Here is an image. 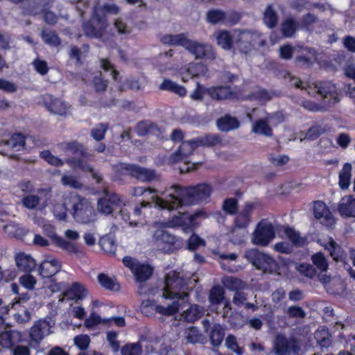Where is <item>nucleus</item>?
Returning a JSON list of instances; mask_svg holds the SVG:
<instances>
[{
    "label": "nucleus",
    "instance_id": "obj_8",
    "mask_svg": "<svg viewBox=\"0 0 355 355\" xmlns=\"http://www.w3.org/2000/svg\"><path fill=\"white\" fill-rule=\"evenodd\" d=\"M300 348L298 340L294 337L278 334L274 340L273 349L276 355H288L291 352L297 354Z\"/></svg>",
    "mask_w": 355,
    "mask_h": 355
},
{
    "label": "nucleus",
    "instance_id": "obj_12",
    "mask_svg": "<svg viewBox=\"0 0 355 355\" xmlns=\"http://www.w3.org/2000/svg\"><path fill=\"white\" fill-rule=\"evenodd\" d=\"M275 235L271 223H258L252 234V241L255 245L266 246L275 238Z\"/></svg>",
    "mask_w": 355,
    "mask_h": 355
},
{
    "label": "nucleus",
    "instance_id": "obj_61",
    "mask_svg": "<svg viewBox=\"0 0 355 355\" xmlns=\"http://www.w3.org/2000/svg\"><path fill=\"white\" fill-rule=\"evenodd\" d=\"M208 87H205L200 83H196V87L190 94V98L193 101H202L204 98V95H208Z\"/></svg>",
    "mask_w": 355,
    "mask_h": 355
},
{
    "label": "nucleus",
    "instance_id": "obj_36",
    "mask_svg": "<svg viewBox=\"0 0 355 355\" xmlns=\"http://www.w3.org/2000/svg\"><path fill=\"white\" fill-rule=\"evenodd\" d=\"M352 166L349 163H345L339 172L338 184L341 189H347L351 183Z\"/></svg>",
    "mask_w": 355,
    "mask_h": 355
},
{
    "label": "nucleus",
    "instance_id": "obj_48",
    "mask_svg": "<svg viewBox=\"0 0 355 355\" xmlns=\"http://www.w3.org/2000/svg\"><path fill=\"white\" fill-rule=\"evenodd\" d=\"M222 209L227 215H237L239 211L238 200L235 198H227L225 199L222 205Z\"/></svg>",
    "mask_w": 355,
    "mask_h": 355
},
{
    "label": "nucleus",
    "instance_id": "obj_23",
    "mask_svg": "<svg viewBox=\"0 0 355 355\" xmlns=\"http://www.w3.org/2000/svg\"><path fill=\"white\" fill-rule=\"evenodd\" d=\"M207 67L200 62H190L182 69V75L188 78L205 76L207 73Z\"/></svg>",
    "mask_w": 355,
    "mask_h": 355
},
{
    "label": "nucleus",
    "instance_id": "obj_24",
    "mask_svg": "<svg viewBox=\"0 0 355 355\" xmlns=\"http://www.w3.org/2000/svg\"><path fill=\"white\" fill-rule=\"evenodd\" d=\"M216 126L220 131L228 132L238 129L240 126V122L235 116L226 114L216 120Z\"/></svg>",
    "mask_w": 355,
    "mask_h": 355
},
{
    "label": "nucleus",
    "instance_id": "obj_6",
    "mask_svg": "<svg viewBox=\"0 0 355 355\" xmlns=\"http://www.w3.org/2000/svg\"><path fill=\"white\" fill-rule=\"evenodd\" d=\"M130 175L142 182H150L155 177V171L137 164L120 163L115 167V176Z\"/></svg>",
    "mask_w": 355,
    "mask_h": 355
},
{
    "label": "nucleus",
    "instance_id": "obj_44",
    "mask_svg": "<svg viewBox=\"0 0 355 355\" xmlns=\"http://www.w3.org/2000/svg\"><path fill=\"white\" fill-rule=\"evenodd\" d=\"M98 282L105 289L117 291L120 286L116 279L110 277L104 273L98 275Z\"/></svg>",
    "mask_w": 355,
    "mask_h": 355
},
{
    "label": "nucleus",
    "instance_id": "obj_51",
    "mask_svg": "<svg viewBox=\"0 0 355 355\" xmlns=\"http://www.w3.org/2000/svg\"><path fill=\"white\" fill-rule=\"evenodd\" d=\"M108 128L109 124L107 123H99L91 130V136L97 141H102L104 139Z\"/></svg>",
    "mask_w": 355,
    "mask_h": 355
},
{
    "label": "nucleus",
    "instance_id": "obj_26",
    "mask_svg": "<svg viewBox=\"0 0 355 355\" xmlns=\"http://www.w3.org/2000/svg\"><path fill=\"white\" fill-rule=\"evenodd\" d=\"M179 216H174L171 220H168L167 222H197L198 219H206L208 217V214L202 209L198 210L193 214H189L187 212L181 213L178 212Z\"/></svg>",
    "mask_w": 355,
    "mask_h": 355
},
{
    "label": "nucleus",
    "instance_id": "obj_43",
    "mask_svg": "<svg viewBox=\"0 0 355 355\" xmlns=\"http://www.w3.org/2000/svg\"><path fill=\"white\" fill-rule=\"evenodd\" d=\"M252 132L266 137H272L273 131L265 119H259L253 124Z\"/></svg>",
    "mask_w": 355,
    "mask_h": 355
},
{
    "label": "nucleus",
    "instance_id": "obj_45",
    "mask_svg": "<svg viewBox=\"0 0 355 355\" xmlns=\"http://www.w3.org/2000/svg\"><path fill=\"white\" fill-rule=\"evenodd\" d=\"M225 298V291L223 287L216 285L211 288L209 294V302L212 305L220 304Z\"/></svg>",
    "mask_w": 355,
    "mask_h": 355
},
{
    "label": "nucleus",
    "instance_id": "obj_7",
    "mask_svg": "<svg viewBox=\"0 0 355 355\" xmlns=\"http://www.w3.org/2000/svg\"><path fill=\"white\" fill-rule=\"evenodd\" d=\"M245 257L258 269L272 272L277 269V263L271 257L259 251L250 249L245 253Z\"/></svg>",
    "mask_w": 355,
    "mask_h": 355
},
{
    "label": "nucleus",
    "instance_id": "obj_34",
    "mask_svg": "<svg viewBox=\"0 0 355 355\" xmlns=\"http://www.w3.org/2000/svg\"><path fill=\"white\" fill-rule=\"evenodd\" d=\"M40 36L42 41L52 47H58L61 45L62 40L55 31L43 28Z\"/></svg>",
    "mask_w": 355,
    "mask_h": 355
},
{
    "label": "nucleus",
    "instance_id": "obj_32",
    "mask_svg": "<svg viewBox=\"0 0 355 355\" xmlns=\"http://www.w3.org/2000/svg\"><path fill=\"white\" fill-rule=\"evenodd\" d=\"M204 314V309L197 304H192L182 313L183 319L189 322H193Z\"/></svg>",
    "mask_w": 355,
    "mask_h": 355
},
{
    "label": "nucleus",
    "instance_id": "obj_29",
    "mask_svg": "<svg viewBox=\"0 0 355 355\" xmlns=\"http://www.w3.org/2000/svg\"><path fill=\"white\" fill-rule=\"evenodd\" d=\"M86 295L87 291L85 287L78 282L73 283L71 288L63 294L64 298L75 301L82 300Z\"/></svg>",
    "mask_w": 355,
    "mask_h": 355
},
{
    "label": "nucleus",
    "instance_id": "obj_47",
    "mask_svg": "<svg viewBox=\"0 0 355 355\" xmlns=\"http://www.w3.org/2000/svg\"><path fill=\"white\" fill-rule=\"evenodd\" d=\"M99 245L107 253L114 254L116 252V245L112 234L101 237L99 240Z\"/></svg>",
    "mask_w": 355,
    "mask_h": 355
},
{
    "label": "nucleus",
    "instance_id": "obj_1",
    "mask_svg": "<svg viewBox=\"0 0 355 355\" xmlns=\"http://www.w3.org/2000/svg\"><path fill=\"white\" fill-rule=\"evenodd\" d=\"M166 198L157 199L158 206L168 211L178 209L182 205H192L200 203L209 198L213 188L208 183H200L193 186L182 187L174 184Z\"/></svg>",
    "mask_w": 355,
    "mask_h": 355
},
{
    "label": "nucleus",
    "instance_id": "obj_46",
    "mask_svg": "<svg viewBox=\"0 0 355 355\" xmlns=\"http://www.w3.org/2000/svg\"><path fill=\"white\" fill-rule=\"evenodd\" d=\"M65 162L71 167L80 169L83 172H93V167L83 159L69 157L65 160Z\"/></svg>",
    "mask_w": 355,
    "mask_h": 355
},
{
    "label": "nucleus",
    "instance_id": "obj_54",
    "mask_svg": "<svg viewBox=\"0 0 355 355\" xmlns=\"http://www.w3.org/2000/svg\"><path fill=\"white\" fill-rule=\"evenodd\" d=\"M223 283L227 289L235 292L243 289L246 286L245 282L233 277H227Z\"/></svg>",
    "mask_w": 355,
    "mask_h": 355
},
{
    "label": "nucleus",
    "instance_id": "obj_15",
    "mask_svg": "<svg viewBox=\"0 0 355 355\" xmlns=\"http://www.w3.org/2000/svg\"><path fill=\"white\" fill-rule=\"evenodd\" d=\"M153 238L157 248L165 253L172 251V246L176 242L175 236L162 229L157 230L153 234Z\"/></svg>",
    "mask_w": 355,
    "mask_h": 355
},
{
    "label": "nucleus",
    "instance_id": "obj_40",
    "mask_svg": "<svg viewBox=\"0 0 355 355\" xmlns=\"http://www.w3.org/2000/svg\"><path fill=\"white\" fill-rule=\"evenodd\" d=\"M263 21L265 25L272 29L278 24V15L274 10L272 5H268L263 15Z\"/></svg>",
    "mask_w": 355,
    "mask_h": 355
},
{
    "label": "nucleus",
    "instance_id": "obj_38",
    "mask_svg": "<svg viewBox=\"0 0 355 355\" xmlns=\"http://www.w3.org/2000/svg\"><path fill=\"white\" fill-rule=\"evenodd\" d=\"M216 42L217 44L225 50H230L234 44L233 37L227 30H221L218 32Z\"/></svg>",
    "mask_w": 355,
    "mask_h": 355
},
{
    "label": "nucleus",
    "instance_id": "obj_41",
    "mask_svg": "<svg viewBox=\"0 0 355 355\" xmlns=\"http://www.w3.org/2000/svg\"><path fill=\"white\" fill-rule=\"evenodd\" d=\"M109 321H113L118 327L125 326V320L123 317H113L109 319H101V318L94 313L91 314L89 319L86 321L88 325H93L99 323H106Z\"/></svg>",
    "mask_w": 355,
    "mask_h": 355
},
{
    "label": "nucleus",
    "instance_id": "obj_53",
    "mask_svg": "<svg viewBox=\"0 0 355 355\" xmlns=\"http://www.w3.org/2000/svg\"><path fill=\"white\" fill-rule=\"evenodd\" d=\"M186 339L188 343L196 344L203 343L205 338L196 327H192L187 332Z\"/></svg>",
    "mask_w": 355,
    "mask_h": 355
},
{
    "label": "nucleus",
    "instance_id": "obj_62",
    "mask_svg": "<svg viewBox=\"0 0 355 355\" xmlns=\"http://www.w3.org/2000/svg\"><path fill=\"white\" fill-rule=\"evenodd\" d=\"M311 259L314 265L316 266L318 269L322 271H327L328 268V263L322 253L319 252L313 254Z\"/></svg>",
    "mask_w": 355,
    "mask_h": 355
},
{
    "label": "nucleus",
    "instance_id": "obj_17",
    "mask_svg": "<svg viewBox=\"0 0 355 355\" xmlns=\"http://www.w3.org/2000/svg\"><path fill=\"white\" fill-rule=\"evenodd\" d=\"M52 0H24L21 9L24 15L35 17L42 13V9L51 7Z\"/></svg>",
    "mask_w": 355,
    "mask_h": 355
},
{
    "label": "nucleus",
    "instance_id": "obj_10",
    "mask_svg": "<svg viewBox=\"0 0 355 355\" xmlns=\"http://www.w3.org/2000/svg\"><path fill=\"white\" fill-rule=\"evenodd\" d=\"M42 229L44 234L51 239L52 243L55 244V246L69 253L76 254L81 253V251L75 243L58 236L55 233V227L51 223H42Z\"/></svg>",
    "mask_w": 355,
    "mask_h": 355
},
{
    "label": "nucleus",
    "instance_id": "obj_22",
    "mask_svg": "<svg viewBox=\"0 0 355 355\" xmlns=\"http://www.w3.org/2000/svg\"><path fill=\"white\" fill-rule=\"evenodd\" d=\"M262 204L260 200H256L253 202H245L243 207L238 211L237 217L234 222H251L252 214L254 209L261 207Z\"/></svg>",
    "mask_w": 355,
    "mask_h": 355
},
{
    "label": "nucleus",
    "instance_id": "obj_37",
    "mask_svg": "<svg viewBox=\"0 0 355 355\" xmlns=\"http://www.w3.org/2000/svg\"><path fill=\"white\" fill-rule=\"evenodd\" d=\"M65 150L81 158H87L90 156L84 145L76 140L67 143Z\"/></svg>",
    "mask_w": 355,
    "mask_h": 355
},
{
    "label": "nucleus",
    "instance_id": "obj_4",
    "mask_svg": "<svg viewBox=\"0 0 355 355\" xmlns=\"http://www.w3.org/2000/svg\"><path fill=\"white\" fill-rule=\"evenodd\" d=\"M187 279L180 272L172 271L164 279L162 297L165 299L178 302L180 307L188 301V293L186 291Z\"/></svg>",
    "mask_w": 355,
    "mask_h": 355
},
{
    "label": "nucleus",
    "instance_id": "obj_49",
    "mask_svg": "<svg viewBox=\"0 0 355 355\" xmlns=\"http://www.w3.org/2000/svg\"><path fill=\"white\" fill-rule=\"evenodd\" d=\"M152 273L153 268L150 266L139 263L133 274L137 281L143 282L147 281L152 275Z\"/></svg>",
    "mask_w": 355,
    "mask_h": 355
},
{
    "label": "nucleus",
    "instance_id": "obj_57",
    "mask_svg": "<svg viewBox=\"0 0 355 355\" xmlns=\"http://www.w3.org/2000/svg\"><path fill=\"white\" fill-rule=\"evenodd\" d=\"M225 346L236 355H243L244 349L239 346L236 338L234 335H228L225 338Z\"/></svg>",
    "mask_w": 355,
    "mask_h": 355
},
{
    "label": "nucleus",
    "instance_id": "obj_50",
    "mask_svg": "<svg viewBox=\"0 0 355 355\" xmlns=\"http://www.w3.org/2000/svg\"><path fill=\"white\" fill-rule=\"evenodd\" d=\"M324 247L330 251V254L335 261H338L342 259L343 251L331 237L328 239Z\"/></svg>",
    "mask_w": 355,
    "mask_h": 355
},
{
    "label": "nucleus",
    "instance_id": "obj_42",
    "mask_svg": "<svg viewBox=\"0 0 355 355\" xmlns=\"http://www.w3.org/2000/svg\"><path fill=\"white\" fill-rule=\"evenodd\" d=\"M315 338L321 347H329L332 343L331 334L327 329L322 327L315 332Z\"/></svg>",
    "mask_w": 355,
    "mask_h": 355
},
{
    "label": "nucleus",
    "instance_id": "obj_2",
    "mask_svg": "<svg viewBox=\"0 0 355 355\" xmlns=\"http://www.w3.org/2000/svg\"><path fill=\"white\" fill-rule=\"evenodd\" d=\"M63 207L64 211L58 214L59 219L64 220L67 217L66 211H69L76 222H95L98 212L107 216L114 210V206L104 197L98 200L97 211L88 200L78 194H71Z\"/></svg>",
    "mask_w": 355,
    "mask_h": 355
},
{
    "label": "nucleus",
    "instance_id": "obj_59",
    "mask_svg": "<svg viewBox=\"0 0 355 355\" xmlns=\"http://www.w3.org/2000/svg\"><path fill=\"white\" fill-rule=\"evenodd\" d=\"M40 202V198L37 195H28L24 196L21 199L22 205L28 209H35Z\"/></svg>",
    "mask_w": 355,
    "mask_h": 355
},
{
    "label": "nucleus",
    "instance_id": "obj_11",
    "mask_svg": "<svg viewBox=\"0 0 355 355\" xmlns=\"http://www.w3.org/2000/svg\"><path fill=\"white\" fill-rule=\"evenodd\" d=\"M180 308V304L178 302H173L171 304L164 306L156 304L154 301L146 300L141 302L140 309L141 313L147 316H150L155 312L166 315H171L178 312Z\"/></svg>",
    "mask_w": 355,
    "mask_h": 355
},
{
    "label": "nucleus",
    "instance_id": "obj_52",
    "mask_svg": "<svg viewBox=\"0 0 355 355\" xmlns=\"http://www.w3.org/2000/svg\"><path fill=\"white\" fill-rule=\"evenodd\" d=\"M40 157L45 160L49 164L53 166H62L64 163L60 158L53 155L49 150L40 152Z\"/></svg>",
    "mask_w": 355,
    "mask_h": 355
},
{
    "label": "nucleus",
    "instance_id": "obj_35",
    "mask_svg": "<svg viewBox=\"0 0 355 355\" xmlns=\"http://www.w3.org/2000/svg\"><path fill=\"white\" fill-rule=\"evenodd\" d=\"M227 12L223 10L211 8L206 13V21L212 24H225Z\"/></svg>",
    "mask_w": 355,
    "mask_h": 355
},
{
    "label": "nucleus",
    "instance_id": "obj_18",
    "mask_svg": "<svg viewBox=\"0 0 355 355\" xmlns=\"http://www.w3.org/2000/svg\"><path fill=\"white\" fill-rule=\"evenodd\" d=\"M51 334L50 323L46 320H40L35 322L30 330L31 342L39 344L43 338Z\"/></svg>",
    "mask_w": 355,
    "mask_h": 355
},
{
    "label": "nucleus",
    "instance_id": "obj_58",
    "mask_svg": "<svg viewBox=\"0 0 355 355\" xmlns=\"http://www.w3.org/2000/svg\"><path fill=\"white\" fill-rule=\"evenodd\" d=\"M101 68L104 71H111V74L113 80L117 81L119 78V72L114 68V65L110 62L108 58H101L99 60Z\"/></svg>",
    "mask_w": 355,
    "mask_h": 355
},
{
    "label": "nucleus",
    "instance_id": "obj_14",
    "mask_svg": "<svg viewBox=\"0 0 355 355\" xmlns=\"http://www.w3.org/2000/svg\"><path fill=\"white\" fill-rule=\"evenodd\" d=\"M42 100L46 108L55 114L66 116L69 111L71 105L52 94L43 95Z\"/></svg>",
    "mask_w": 355,
    "mask_h": 355
},
{
    "label": "nucleus",
    "instance_id": "obj_16",
    "mask_svg": "<svg viewBox=\"0 0 355 355\" xmlns=\"http://www.w3.org/2000/svg\"><path fill=\"white\" fill-rule=\"evenodd\" d=\"M316 92L324 99H329L331 103H338L340 101L336 85L331 81H321L315 84Z\"/></svg>",
    "mask_w": 355,
    "mask_h": 355
},
{
    "label": "nucleus",
    "instance_id": "obj_28",
    "mask_svg": "<svg viewBox=\"0 0 355 355\" xmlns=\"http://www.w3.org/2000/svg\"><path fill=\"white\" fill-rule=\"evenodd\" d=\"M338 209L342 216L355 217V198L352 196L343 198Z\"/></svg>",
    "mask_w": 355,
    "mask_h": 355
},
{
    "label": "nucleus",
    "instance_id": "obj_55",
    "mask_svg": "<svg viewBox=\"0 0 355 355\" xmlns=\"http://www.w3.org/2000/svg\"><path fill=\"white\" fill-rule=\"evenodd\" d=\"M157 125L149 121H142L139 122L136 127L135 131L140 137H144L150 133L153 129L156 128Z\"/></svg>",
    "mask_w": 355,
    "mask_h": 355
},
{
    "label": "nucleus",
    "instance_id": "obj_64",
    "mask_svg": "<svg viewBox=\"0 0 355 355\" xmlns=\"http://www.w3.org/2000/svg\"><path fill=\"white\" fill-rule=\"evenodd\" d=\"M19 284L28 290H33L37 283L35 277L30 274H25L19 277Z\"/></svg>",
    "mask_w": 355,
    "mask_h": 355
},
{
    "label": "nucleus",
    "instance_id": "obj_60",
    "mask_svg": "<svg viewBox=\"0 0 355 355\" xmlns=\"http://www.w3.org/2000/svg\"><path fill=\"white\" fill-rule=\"evenodd\" d=\"M315 60V56L299 55L295 58V63L300 68L308 69L313 66Z\"/></svg>",
    "mask_w": 355,
    "mask_h": 355
},
{
    "label": "nucleus",
    "instance_id": "obj_56",
    "mask_svg": "<svg viewBox=\"0 0 355 355\" xmlns=\"http://www.w3.org/2000/svg\"><path fill=\"white\" fill-rule=\"evenodd\" d=\"M142 347L138 343H128L122 347L121 355H141Z\"/></svg>",
    "mask_w": 355,
    "mask_h": 355
},
{
    "label": "nucleus",
    "instance_id": "obj_39",
    "mask_svg": "<svg viewBox=\"0 0 355 355\" xmlns=\"http://www.w3.org/2000/svg\"><path fill=\"white\" fill-rule=\"evenodd\" d=\"M284 234L296 247H302L306 243V237L301 236L300 233L293 227L286 226L284 227Z\"/></svg>",
    "mask_w": 355,
    "mask_h": 355
},
{
    "label": "nucleus",
    "instance_id": "obj_33",
    "mask_svg": "<svg viewBox=\"0 0 355 355\" xmlns=\"http://www.w3.org/2000/svg\"><path fill=\"white\" fill-rule=\"evenodd\" d=\"M298 22L293 17L286 18L281 24L282 35L286 38L292 37L298 28Z\"/></svg>",
    "mask_w": 355,
    "mask_h": 355
},
{
    "label": "nucleus",
    "instance_id": "obj_30",
    "mask_svg": "<svg viewBox=\"0 0 355 355\" xmlns=\"http://www.w3.org/2000/svg\"><path fill=\"white\" fill-rule=\"evenodd\" d=\"M208 333L211 345L214 347L220 346L225 337L224 327L218 323H215Z\"/></svg>",
    "mask_w": 355,
    "mask_h": 355
},
{
    "label": "nucleus",
    "instance_id": "obj_9",
    "mask_svg": "<svg viewBox=\"0 0 355 355\" xmlns=\"http://www.w3.org/2000/svg\"><path fill=\"white\" fill-rule=\"evenodd\" d=\"M208 96L214 101L238 100L241 96V90L230 85H216L208 87Z\"/></svg>",
    "mask_w": 355,
    "mask_h": 355
},
{
    "label": "nucleus",
    "instance_id": "obj_25",
    "mask_svg": "<svg viewBox=\"0 0 355 355\" xmlns=\"http://www.w3.org/2000/svg\"><path fill=\"white\" fill-rule=\"evenodd\" d=\"M159 89L173 93L182 98L185 97L187 94V90L184 86L178 85L168 78L163 80L162 83L159 86Z\"/></svg>",
    "mask_w": 355,
    "mask_h": 355
},
{
    "label": "nucleus",
    "instance_id": "obj_20",
    "mask_svg": "<svg viewBox=\"0 0 355 355\" xmlns=\"http://www.w3.org/2000/svg\"><path fill=\"white\" fill-rule=\"evenodd\" d=\"M62 268L61 263L55 259L44 260L40 266V275L43 278H49L57 274Z\"/></svg>",
    "mask_w": 355,
    "mask_h": 355
},
{
    "label": "nucleus",
    "instance_id": "obj_19",
    "mask_svg": "<svg viewBox=\"0 0 355 355\" xmlns=\"http://www.w3.org/2000/svg\"><path fill=\"white\" fill-rule=\"evenodd\" d=\"M312 210L316 219H324L327 222H335L332 211L324 201L320 200L313 201Z\"/></svg>",
    "mask_w": 355,
    "mask_h": 355
},
{
    "label": "nucleus",
    "instance_id": "obj_63",
    "mask_svg": "<svg viewBox=\"0 0 355 355\" xmlns=\"http://www.w3.org/2000/svg\"><path fill=\"white\" fill-rule=\"evenodd\" d=\"M286 313L291 318L303 319L306 316L305 311L299 306H291L286 311Z\"/></svg>",
    "mask_w": 355,
    "mask_h": 355
},
{
    "label": "nucleus",
    "instance_id": "obj_21",
    "mask_svg": "<svg viewBox=\"0 0 355 355\" xmlns=\"http://www.w3.org/2000/svg\"><path fill=\"white\" fill-rule=\"evenodd\" d=\"M21 334L19 331L5 329L0 332V346L3 348H10L20 342Z\"/></svg>",
    "mask_w": 355,
    "mask_h": 355
},
{
    "label": "nucleus",
    "instance_id": "obj_5",
    "mask_svg": "<svg viewBox=\"0 0 355 355\" xmlns=\"http://www.w3.org/2000/svg\"><path fill=\"white\" fill-rule=\"evenodd\" d=\"M108 26L106 15L101 9L95 6L89 20L83 24L85 35L89 37L101 38L104 35Z\"/></svg>",
    "mask_w": 355,
    "mask_h": 355
},
{
    "label": "nucleus",
    "instance_id": "obj_31",
    "mask_svg": "<svg viewBox=\"0 0 355 355\" xmlns=\"http://www.w3.org/2000/svg\"><path fill=\"white\" fill-rule=\"evenodd\" d=\"M15 261L17 268L21 271H31L36 266L35 260L30 255L25 253L17 254Z\"/></svg>",
    "mask_w": 355,
    "mask_h": 355
},
{
    "label": "nucleus",
    "instance_id": "obj_13",
    "mask_svg": "<svg viewBox=\"0 0 355 355\" xmlns=\"http://www.w3.org/2000/svg\"><path fill=\"white\" fill-rule=\"evenodd\" d=\"M196 138H195L182 141L178 148L169 156L168 164H174L180 162L192 155L193 151L198 148L196 143Z\"/></svg>",
    "mask_w": 355,
    "mask_h": 355
},
{
    "label": "nucleus",
    "instance_id": "obj_27",
    "mask_svg": "<svg viewBox=\"0 0 355 355\" xmlns=\"http://www.w3.org/2000/svg\"><path fill=\"white\" fill-rule=\"evenodd\" d=\"M197 146L199 147H214L221 145L223 139L218 134H205L196 138Z\"/></svg>",
    "mask_w": 355,
    "mask_h": 355
},
{
    "label": "nucleus",
    "instance_id": "obj_3",
    "mask_svg": "<svg viewBox=\"0 0 355 355\" xmlns=\"http://www.w3.org/2000/svg\"><path fill=\"white\" fill-rule=\"evenodd\" d=\"M160 41L164 44L182 46L196 59L214 60L216 58V53L212 46L190 40L186 33L166 34L161 37Z\"/></svg>",
    "mask_w": 355,
    "mask_h": 355
}]
</instances>
